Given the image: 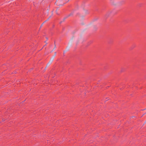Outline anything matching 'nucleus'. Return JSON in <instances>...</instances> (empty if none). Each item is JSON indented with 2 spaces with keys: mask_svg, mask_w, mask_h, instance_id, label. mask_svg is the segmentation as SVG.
Instances as JSON below:
<instances>
[{
  "mask_svg": "<svg viewBox=\"0 0 146 146\" xmlns=\"http://www.w3.org/2000/svg\"><path fill=\"white\" fill-rule=\"evenodd\" d=\"M111 13V11L108 12V13H107V14L106 15V16L108 17L109 15Z\"/></svg>",
  "mask_w": 146,
  "mask_h": 146,
  "instance_id": "2",
  "label": "nucleus"
},
{
  "mask_svg": "<svg viewBox=\"0 0 146 146\" xmlns=\"http://www.w3.org/2000/svg\"><path fill=\"white\" fill-rule=\"evenodd\" d=\"M54 56H53V57L50 59V60L49 61V62H50L49 64H51L52 63V61H53V60H54Z\"/></svg>",
  "mask_w": 146,
  "mask_h": 146,
  "instance_id": "1",
  "label": "nucleus"
},
{
  "mask_svg": "<svg viewBox=\"0 0 146 146\" xmlns=\"http://www.w3.org/2000/svg\"><path fill=\"white\" fill-rule=\"evenodd\" d=\"M134 47V46H133L131 47V49H133Z\"/></svg>",
  "mask_w": 146,
  "mask_h": 146,
  "instance_id": "8",
  "label": "nucleus"
},
{
  "mask_svg": "<svg viewBox=\"0 0 146 146\" xmlns=\"http://www.w3.org/2000/svg\"><path fill=\"white\" fill-rule=\"evenodd\" d=\"M44 42H45V43H46V44H45V45L44 46H45L46 45V44H47V43L46 42V41H45Z\"/></svg>",
  "mask_w": 146,
  "mask_h": 146,
  "instance_id": "9",
  "label": "nucleus"
},
{
  "mask_svg": "<svg viewBox=\"0 0 146 146\" xmlns=\"http://www.w3.org/2000/svg\"><path fill=\"white\" fill-rule=\"evenodd\" d=\"M51 17V16H50L48 18H49V19H50Z\"/></svg>",
  "mask_w": 146,
  "mask_h": 146,
  "instance_id": "12",
  "label": "nucleus"
},
{
  "mask_svg": "<svg viewBox=\"0 0 146 146\" xmlns=\"http://www.w3.org/2000/svg\"><path fill=\"white\" fill-rule=\"evenodd\" d=\"M45 22H44L42 24V25H41V27H42V25H43V24Z\"/></svg>",
  "mask_w": 146,
  "mask_h": 146,
  "instance_id": "10",
  "label": "nucleus"
},
{
  "mask_svg": "<svg viewBox=\"0 0 146 146\" xmlns=\"http://www.w3.org/2000/svg\"><path fill=\"white\" fill-rule=\"evenodd\" d=\"M54 48L53 49V50H52V51H51V52H52V51L54 50L56 48V44H55V42H54Z\"/></svg>",
  "mask_w": 146,
  "mask_h": 146,
  "instance_id": "4",
  "label": "nucleus"
},
{
  "mask_svg": "<svg viewBox=\"0 0 146 146\" xmlns=\"http://www.w3.org/2000/svg\"><path fill=\"white\" fill-rule=\"evenodd\" d=\"M70 15L71 14H70V15H69V16H70Z\"/></svg>",
  "mask_w": 146,
  "mask_h": 146,
  "instance_id": "15",
  "label": "nucleus"
},
{
  "mask_svg": "<svg viewBox=\"0 0 146 146\" xmlns=\"http://www.w3.org/2000/svg\"><path fill=\"white\" fill-rule=\"evenodd\" d=\"M52 14H53V12L52 11Z\"/></svg>",
  "mask_w": 146,
  "mask_h": 146,
  "instance_id": "14",
  "label": "nucleus"
},
{
  "mask_svg": "<svg viewBox=\"0 0 146 146\" xmlns=\"http://www.w3.org/2000/svg\"><path fill=\"white\" fill-rule=\"evenodd\" d=\"M46 38V40H48V38L47 37Z\"/></svg>",
  "mask_w": 146,
  "mask_h": 146,
  "instance_id": "13",
  "label": "nucleus"
},
{
  "mask_svg": "<svg viewBox=\"0 0 146 146\" xmlns=\"http://www.w3.org/2000/svg\"><path fill=\"white\" fill-rule=\"evenodd\" d=\"M56 52H54V55L53 56H54V57H55V56L56 55Z\"/></svg>",
  "mask_w": 146,
  "mask_h": 146,
  "instance_id": "7",
  "label": "nucleus"
},
{
  "mask_svg": "<svg viewBox=\"0 0 146 146\" xmlns=\"http://www.w3.org/2000/svg\"><path fill=\"white\" fill-rule=\"evenodd\" d=\"M3 121H4V120H3Z\"/></svg>",
  "mask_w": 146,
  "mask_h": 146,
  "instance_id": "16",
  "label": "nucleus"
},
{
  "mask_svg": "<svg viewBox=\"0 0 146 146\" xmlns=\"http://www.w3.org/2000/svg\"><path fill=\"white\" fill-rule=\"evenodd\" d=\"M49 19V18H48V19H47L46 21H45L44 22H46V21H48V20Z\"/></svg>",
  "mask_w": 146,
  "mask_h": 146,
  "instance_id": "6",
  "label": "nucleus"
},
{
  "mask_svg": "<svg viewBox=\"0 0 146 146\" xmlns=\"http://www.w3.org/2000/svg\"><path fill=\"white\" fill-rule=\"evenodd\" d=\"M50 63V62H49L48 63V64H47V66H48L50 64H49Z\"/></svg>",
  "mask_w": 146,
  "mask_h": 146,
  "instance_id": "5",
  "label": "nucleus"
},
{
  "mask_svg": "<svg viewBox=\"0 0 146 146\" xmlns=\"http://www.w3.org/2000/svg\"><path fill=\"white\" fill-rule=\"evenodd\" d=\"M67 17H65L63 19H64V20H65L66 18Z\"/></svg>",
  "mask_w": 146,
  "mask_h": 146,
  "instance_id": "11",
  "label": "nucleus"
},
{
  "mask_svg": "<svg viewBox=\"0 0 146 146\" xmlns=\"http://www.w3.org/2000/svg\"><path fill=\"white\" fill-rule=\"evenodd\" d=\"M111 3L112 4L114 5H117V3H115L112 0L111 1Z\"/></svg>",
  "mask_w": 146,
  "mask_h": 146,
  "instance_id": "3",
  "label": "nucleus"
}]
</instances>
